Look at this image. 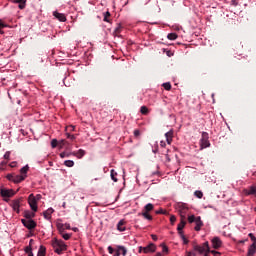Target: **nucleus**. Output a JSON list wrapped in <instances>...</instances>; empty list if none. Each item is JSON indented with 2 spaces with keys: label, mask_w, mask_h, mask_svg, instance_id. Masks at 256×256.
<instances>
[{
  "label": "nucleus",
  "mask_w": 256,
  "mask_h": 256,
  "mask_svg": "<svg viewBox=\"0 0 256 256\" xmlns=\"http://www.w3.org/2000/svg\"><path fill=\"white\" fill-rule=\"evenodd\" d=\"M121 255V252H119V250H117L113 256H120Z\"/></svg>",
  "instance_id": "59"
},
{
  "label": "nucleus",
  "mask_w": 256,
  "mask_h": 256,
  "mask_svg": "<svg viewBox=\"0 0 256 256\" xmlns=\"http://www.w3.org/2000/svg\"><path fill=\"white\" fill-rule=\"evenodd\" d=\"M179 235H180L184 245H187L189 243V240L187 239V237H185V234H183V232H180Z\"/></svg>",
  "instance_id": "34"
},
{
  "label": "nucleus",
  "mask_w": 256,
  "mask_h": 256,
  "mask_svg": "<svg viewBox=\"0 0 256 256\" xmlns=\"http://www.w3.org/2000/svg\"><path fill=\"white\" fill-rule=\"evenodd\" d=\"M68 139H71V141H75V135L67 134Z\"/></svg>",
  "instance_id": "50"
},
{
  "label": "nucleus",
  "mask_w": 256,
  "mask_h": 256,
  "mask_svg": "<svg viewBox=\"0 0 256 256\" xmlns=\"http://www.w3.org/2000/svg\"><path fill=\"white\" fill-rule=\"evenodd\" d=\"M211 243L213 249H221V247H223V241H221V238L217 236L212 238Z\"/></svg>",
  "instance_id": "7"
},
{
  "label": "nucleus",
  "mask_w": 256,
  "mask_h": 256,
  "mask_svg": "<svg viewBox=\"0 0 256 256\" xmlns=\"http://www.w3.org/2000/svg\"><path fill=\"white\" fill-rule=\"evenodd\" d=\"M160 145H161V147H165L166 144H165L164 141H161V142H160Z\"/></svg>",
  "instance_id": "61"
},
{
  "label": "nucleus",
  "mask_w": 256,
  "mask_h": 256,
  "mask_svg": "<svg viewBox=\"0 0 256 256\" xmlns=\"http://www.w3.org/2000/svg\"><path fill=\"white\" fill-rule=\"evenodd\" d=\"M110 173L112 181H114V183H117V172H115V170H111Z\"/></svg>",
  "instance_id": "31"
},
{
  "label": "nucleus",
  "mask_w": 256,
  "mask_h": 256,
  "mask_svg": "<svg viewBox=\"0 0 256 256\" xmlns=\"http://www.w3.org/2000/svg\"><path fill=\"white\" fill-rule=\"evenodd\" d=\"M5 165H7V161H2L0 163V171H3V169H5Z\"/></svg>",
  "instance_id": "43"
},
{
  "label": "nucleus",
  "mask_w": 256,
  "mask_h": 256,
  "mask_svg": "<svg viewBox=\"0 0 256 256\" xmlns=\"http://www.w3.org/2000/svg\"><path fill=\"white\" fill-rule=\"evenodd\" d=\"M175 221H177V218L174 215L170 216V223H171V225H174Z\"/></svg>",
  "instance_id": "45"
},
{
  "label": "nucleus",
  "mask_w": 256,
  "mask_h": 256,
  "mask_svg": "<svg viewBox=\"0 0 256 256\" xmlns=\"http://www.w3.org/2000/svg\"><path fill=\"white\" fill-rule=\"evenodd\" d=\"M167 38L170 40V41H175V39H177V33H169Z\"/></svg>",
  "instance_id": "32"
},
{
  "label": "nucleus",
  "mask_w": 256,
  "mask_h": 256,
  "mask_svg": "<svg viewBox=\"0 0 256 256\" xmlns=\"http://www.w3.org/2000/svg\"><path fill=\"white\" fill-rule=\"evenodd\" d=\"M29 171V165H26L20 169V175H27Z\"/></svg>",
  "instance_id": "29"
},
{
  "label": "nucleus",
  "mask_w": 256,
  "mask_h": 256,
  "mask_svg": "<svg viewBox=\"0 0 256 256\" xmlns=\"http://www.w3.org/2000/svg\"><path fill=\"white\" fill-rule=\"evenodd\" d=\"M64 165L66 167H73L75 165V162L73 160H66L64 161Z\"/></svg>",
  "instance_id": "33"
},
{
  "label": "nucleus",
  "mask_w": 256,
  "mask_h": 256,
  "mask_svg": "<svg viewBox=\"0 0 256 256\" xmlns=\"http://www.w3.org/2000/svg\"><path fill=\"white\" fill-rule=\"evenodd\" d=\"M187 218H180V223L178 224L177 231L178 234L181 235L183 233V229H185V225H187Z\"/></svg>",
  "instance_id": "10"
},
{
  "label": "nucleus",
  "mask_w": 256,
  "mask_h": 256,
  "mask_svg": "<svg viewBox=\"0 0 256 256\" xmlns=\"http://www.w3.org/2000/svg\"><path fill=\"white\" fill-rule=\"evenodd\" d=\"M10 157H11V152L7 151V152L4 154V159L9 160Z\"/></svg>",
  "instance_id": "47"
},
{
  "label": "nucleus",
  "mask_w": 256,
  "mask_h": 256,
  "mask_svg": "<svg viewBox=\"0 0 256 256\" xmlns=\"http://www.w3.org/2000/svg\"><path fill=\"white\" fill-rule=\"evenodd\" d=\"M155 209V206L152 203H148L144 206V209L142 211H145L146 213H151Z\"/></svg>",
  "instance_id": "21"
},
{
  "label": "nucleus",
  "mask_w": 256,
  "mask_h": 256,
  "mask_svg": "<svg viewBox=\"0 0 256 256\" xmlns=\"http://www.w3.org/2000/svg\"><path fill=\"white\" fill-rule=\"evenodd\" d=\"M46 252H47V248H45V246H40L37 256H45Z\"/></svg>",
  "instance_id": "26"
},
{
  "label": "nucleus",
  "mask_w": 256,
  "mask_h": 256,
  "mask_svg": "<svg viewBox=\"0 0 256 256\" xmlns=\"http://www.w3.org/2000/svg\"><path fill=\"white\" fill-rule=\"evenodd\" d=\"M6 178L8 179V181H13V182H14L15 175H13V174H8V175L6 176Z\"/></svg>",
  "instance_id": "44"
},
{
  "label": "nucleus",
  "mask_w": 256,
  "mask_h": 256,
  "mask_svg": "<svg viewBox=\"0 0 256 256\" xmlns=\"http://www.w3.org/2000/svg\"><path fill=\"white\" fill-rule=\"evenodd\" d=\"M139 215L144 217V219H147V221H153V216H151V214H149V212H145L142 210V212L139 213Z\"/></svg>",
  "instance_id": "22"
},
{
  "label": "nucleus",
  "mask_w": 256,
  "mask_h": 256,
  "mask_svg": "<svg viewBox=\"0 0 256 256\" xmlns=\"http://www.w3.org/2000/svg\"><path fill=\"white\" fill-rule=\"evenodd\" d=\"M118 251L120 255L122 254L123 256L127 255V248L125 246H118Z\"/></svg>",
  "instance_id": "27"
},
{
  "label": "nucleus",
  "mask_w": 256,
  "mask_h": 256,
  "mask_svg": "<svg viewBox=\"0 0 256 256\" xmlns=\"http://www.w3.org/2000/svg\"><path fill=\"white\" fill-rule=\"evenodd\" d=\"M53 15L58 21H61L62 23H65L67 21V17L63 13H59L57 11L53 12Z\"/></svg>",
  "instance_id": "12"
},
{
  "label": "nucleus",
  "mask_w": 256,
  "mask_h": 256,
  "mask_svg": "<svg viewBox=\"0 0 256 256\" xmlns=\"http://www.w3.org/2000/svg\"><path fill=\"white\" fill-rule=\"evenodd\" d=\"M12 3H19V9H24L25 5L27 4V0H9Z\"/></svg>",
  "instance_id": "18"
},
{
  "label": "nucleus",
  "mask_w": 256,
  "mask_h": 256,
  "mask_svg": "<svg viewBox=\"0 0 256 256\" xmlns=\"http://www.w3.org/2000/svg\"><path fill=\"white\" fill-rule=\"evenodd\" d=\"M109 17H111V13L109 11H107L105 14H104V19L103 21H105L106 23H109Z\"/></svg>",
  "instance_id": "37"
},
{
  "label": "nucleus",
  "mask_w": 256,
  "mask_h": 256,
  "mask_svg": "<svg viewBox=\"0 0 256 256\" xmlns=\"http://www.w3.org/2000/svg\"><path fill=\"white\" fill-rule=\"evenodd\" d=\"M156 213H157V215H163V213H165V212L163 211V209H160V210L156 211Z\"/></svg>",
  "instance_id": "55"
},
{
  "label": "nucleus",
  "mask_w": 256,
  "mask_h": 256,
  "mask_svg": "<svg viewBox=\"0 0 256 256\" xmlns=\"http://www.w3.org/2000/svg\"><path fill=\"white\" fill-rule=\"evenodd\" d=\"M55 213V210L53 208H48L46 211L43 212L44 219L47 221H51V215Z\"/></svg>",
  "instance_id": "13"
},
{
  "label": "nucleus",
  "mask_w": 256,
  "mask_h": 256,
  "mask_svg": "<svg viewBox=\"0 0 256 256\" xmlns=\"http://www.w3.org/2000/svg\"><path fill=\"white\" fill-rule=\"evenodd\" d=\"M248 236L250 237L251 241H253V243H256V237L253 235V233H250Z\"/></svg>",
  "instance_id": "46"
},
{
  "label": "nucleus",
  "mask_w": 256,
  "mask_h": 256,
  "mask_svg": "<svg viewBox=\"0 0 256 256\" xmlns=\"http://www.w3.org/2000/svg\"><path fill=\"white\" fill-rule=\"evenodd\" d=\"M143 249H145V247L140 246V247H139V251H138V252H139V253H143Z\"/></svg>",
  "instance_id": "60"
},
{
  "label": "nucleus",
  "mask_w": 256,
  "mask_h": 256,
  "mask_svg": "<svg viewBox=\"0 0 256 256\" xmlns=\"http://www.w3.org/2000/svg\"><path fill=\"white\" fill-rule=\"evenodd\" d=\"M52 247L54 249V253H57V255H63V253L67 251V244H65L63 240H59L57 238L52 240Z\"/></svg>",
  "instance_id": "2"
},
{
  "label": "nucleus",
  "mask_w": 256,
  "mask_h": 256,
  "mask_svg": "<svg viewBox=\"0 0 256 256\" xmlns=\"http://www.w3.org/2000/svg\"><path fill=\"white\" fill-rule=\"evenodd\" d=\"M57 229L60 235H63V233H65V224H57Z\"/></svg>",
  "instance_id": "28"
},
{
  "label": "nucleus",
  "mask_w": 256,
  "mask_h": 256,
  "mask_svg": "<svg viewBox=\"0 0 256 256\" xmlns=\"http://www.w3.org/2000/svg\"><path fill=\"white\" fill-rule=\"evenodd\" d=\"M108 253H110V255H113L115 253V250L113 249V247L111 246L108 247Z\"/></svg>",
  "instance_id": "49"
},
{
  "label": "nucleus",
  "mask_w": 256,
  "mask_h": 256,
  "mask_svg": "<svg viewBox=\"0 0 256 256\" xmlns=\"http://www.w3.org/2000/svg\"><path fill=\"white\" fill-rule=\"evenodd\" d=\"M194 195H195V197H197L198 199H203V192L200 191V190H196V191L194 192Z\"/></svg>",
  "instance_id": "35"
},
{
  "label": "nucleus",
  "mask_w": 256,
  "mask_h": 256,
  "mask_svg": "<svg viewBox=\"0 0 256 256\" xmlns=\"http://www.w3.org/2000/svg\"><path fill=\"white\" fill-rule=\"evenodd\" d=\"M9 166L12 167V168H13V167H17V162H11V163L9 164Z\"/></svg>",
  "instance_id": "54"
},
{
  "label": "nucleus",
  "mask_w": 256,
  "mask_h": 256,
  "mask_svg": "<svg viewBox=\"0 0 256 256\" xmlns=\"http://www.w3.org/2000/svg\"><path fill=\"white\" fill-rule=\"evenodd\" d=\"M118 231H125V220H120L117 224Z\"/></svg>",
  "instance_id": "23"
},
{
  "label": "nucleus",
  "mask_w": 256,
  "mask_h": 256,
  "mask_svg": "<svg viewBox=\"0 0 256 256\" xmlns=\"http://www.w3.org/2000/svg\"><path fill=\"white\" fill-rule=\"evenodd\" d=\"M231 5H232L233 7H237V5H239V3L237 2V0H232V1H231Z\"/></svg>",
  "instance_id": "51"
},
{
  "label": "nucleus",
  "mask_w": 256,
  "mask_h": 256,
  "mask_svg": "<svg viewBox=\"0 0 256 256\" xmlns=\"http://www.w3.org/2000/svg\"><path fill=\"white\" fill-rule=\"evenodd\" d=\"M193 249H194V251H198V253H200V254H203V253H205V251H207L208 253H211L213 256H221V252L211 250V248H209V242H204L203 245L195 244L193 246Z\"/></svg>",
  "instance_id": "1"
},
{
  "label": "nucleus",
  "mask_w": 256,
  "mask_h": 256,
  "mask_svg": "<svg viewBox=\"0 0 256 256\" xmlns=\"http://www.w3.org/2000/svg\"><path fill=\"white\" fill-rule=\"evenodd\" d=\"M21 201H23V198H19L12 201L11 207L13 208V211H16L17 213H19V208L21 207Z\"/></svg>",
  "instance_id": "9"
},
{
  "label": "nucleus",
  "mask_w": 256,
  "mask_h": 256,
  "mask_svg": "<svg viewBox=\"0 0 256 256\" xmlns=\"http://www.w3.org/2000/svg\"><path fill=\"white\" fill-rule=\"evenodd\" d=\"M85 150L79 149L78 151L72 152L71 155L77 157V159H83L85 157Z\"/></svg>",
  "instance_id": "14"
},
{
  "label": "nucleus",
  "mask_w": 256,
  "mask_h": 256,
  "mask_svg": "<svg viewBox=\"0 0 256 256\" xmlns=\"http://www.w3.org/2000/svg\"><path fill=\"white\" fill-rule=\"evenodd\" d=\"M28 256H33V252L28 253Z\"/></svg>",
  "instance_id": "63"
},
{
  "label": "nucleus",
  "mask_w": 256,
  "mask_h": 256,
  "mask_svg": "<svg viewBox=\"0 0 256 256\" xmlns=\"http://www.w3.org/2000/svg\"><path fill=\"white\" fill-rule=\"evenodd\" d=\"M24 217L26 220H33V217H35V214L31 211H26L24 213Z\"/></svg>",
  "instance_id": "24"
},
{
  "label": "nucleus",
  "mask_w": 256,
  "mask_h": 256,
  "mask_svg": "<svg viewBox=\"0 0 256 256\" xmlns=\"http://www.w3.org/2000/svg\"><path fill=\"white\" fill-rule=\"evenodd\" d=\"M57 145H59V142L57 141V139H53V140L51 141V147H52L53 149H55V147H57Z\"/></svg>",
  "instance_id": "41"
},
{
  "label": "nucleus",
  "mask_w": 256,
  "mask_h": 256,
  "mask_svg": "<svg viewBox=\"0 0 256 256\" xmlns=\"http://www.w3.org/2000/svg\"><path fill=\"white\" fill-rule=\"evenodd\" d=\"M195 221H197V217H195V215L188 216L189 223H195Z\"/></svg>",
  "instance_id": "38"
},
{
  "label": "nucleus",
  "mask_w": 256,
  "mask_h": 256,
  "mask_svg": "<svg viewBox=\"0 0 256 256\" xmlns=\"http://www.w3.org/2000/svg\"><path fill=\"white\" fill-rule=\"evenodd\" d=\"M64 229H71V225L70 224H64Z\"/></svg>",
  "instance_id": "56"
},
{
  "label": "nucleus",
  "mask_w": 256,
  "mask_h": 256,
  "mask_svg": "<svg viewBox=\"0 0 256 256\" xmlns=\"http://www.w3.org/2000/svg\"><path fill=\"white\" fill-rule=\"evenodd\" d=\"M0 195L1 197H13V195H15V191H13V189L1 188Z\"/></svg>",
  "instance_id": "8"
},
{
  "label": "nucleus",
  "mask_w": 256,
  "mask_h": 256,
  "mask_svg": "<svg viewBox=\"0 0 256 256\" xmlns=\"http://www.w3.org/2000/svg\"><path fill=\"white\" fill-rule=\"evenodd\" d=\"M33 252V249L31 248V245H29V246H27L26 248H25V253H27V255L29 254V253H32Z\"/></svg>",
  "instance_id": "42"
},
{
  "label": "nucleus",
  "mask_w": 256,
  "mask_h": 256,
  "mask_svg": "<svg viewBox=\"0 0 256 256\" xmlns=\"http://www.w3.org/2000/svg\"><path fill=\"white\" fill-rule=\"evenodd\" d=\"M5 27H9V25L5 24V22H3V20L0 19V35L5 34V31L2 30L5 29Z\"/></svg>",
  "instance_id": "25"
},
{
  "label": "nucleus",
  "mask_w": 256,
  "mask_h": 256,
  "mask_svg": "<svg viewBox=\"0 0 256 256\" xmlns=\"http://www.w3.org/2000/svg\"><path fill=\"white\" fill-rule=\"evenodd\" d=\"M140 113H142V115H148L149 114V108H147V106H142L140 108Z\"/></svg>",
  "instance_id": "30"
},
{
  "label": "nucleus",
  "mask_w": 256,
  "mask_h": 256,
  "mask_svg": "<svg viewBox=\"0 0 256 256\" xmlns=\"http://www.w3.org/2000/svg\"><path fill=\"white\" fill-rule=\"evenodd\" d=\"M71 153H67V152H62L60 153V157L61 159H65V157H71Z\"/></svg>",
  "instance_id": "40"
},
{
  "label": "nucleus",
  "mask_w": 256,
  "mask_h": 256,
  "mask_svg": "<svg viewBox=\"0 0 256 256\" xmlns=\"http://www.w3.org/2000/svg\"><path fill=\"white\" fill-rule=\"evenodd\" d=\"M115 33H116V34L121 33V26H118V27L115 29Z\"/></svg>",
  "instance_id": "53"
},
{
  "label": "nucleus",
  "mask_w": 256,
  "mask_h": 256,
  "mask_svg": "<svg viewBox=\"0 0 256 256\" xmlns=\"http://www.w3.org/2000/svg\"><path fill=\"white\" fill-rule=\"evenodd\" d=\"M162 251L163 253H169V248L167 246H163Z\"/></svg>",
  "instance_id": "52"
},
{
  "label": "nucleus",
  "mask_w": 256,
  "mask_h": 256,
  "mask_svg": "<svg viewBox=\"0 0 256 256\" xmlns=\"http://www.w3.org/2000/svg\"><path fill=\"white\" fill-rule=\"evenodd\" d=\"M27 179V175H14V182L13 183H21Z\"/></svg>",
  "instance_id": "16"
},
{
  "label": "nucleus",
  "mask_w": 256,
  "mask_h": 256,
  "mask_svg": "<svg viewBox=\"0 0 256 256\" xmlns=\"http://www.w3.org/2000/svg\"><path fill=\"white\" fill-rule=\"evenodd\" d=\"M196 224L195 231H201V226L203 225V221L201 220V216L196 217V221L194 222Z\"/></svg>",
  "instance_id": "15"
},
{
  "label": "nucleus",
  "mask_w": 256,
  "mask_h": 256,
  "mask_svg": "<svg viewBox=\"0 0 256 256\" xmlns=\"http://www.w3.org/2000/svg\"><path fill=\"white\" fill-rule=\"evenodd\" d=\"M157 246L155 244L150 243L148 246L143 248V253H155Z\"/></svg>",
  "instance_id": "11"
},
{
  "label": "nucleus",
  "mask_w": 256,
  "mask_h": 256,
  "mask_svg": "<svg viewBox=\"0 0 256 256\" xmlns=\"http://www.w3.org/2000/svg\"><path fill=\"white\" fill-rule=\"evenodd\" d=\"M211 143H209V133L203 132L202 138L200 140V147L201 149H207V147H210Z\"/></svg>",
  "instance_id": "3"
},
{
  "label": "nucleus",
  "mask_w": 256,
  "mask_h": 256,
  "mask_svg": "<svg viewBox=\"0 0 256 256\" xmlns=\"http://www.w3.org/2000/svg\"><path fill=\"white\" fill-rule=\"evenodd\" d=\"M244 192L246 195H255L256 186H250L248 189H245Z\"/></svg>",
  "instance_id": "20"
},
{
  "label": "nucleus",
  "mask_w": 256,
  "mask_h": 256,
  "mask_svg": "<svg viewBox=\"0 0 256 256\" xmlns=\"http://www.w3.org/2000/svg\"><path fill=\"white\" fill-rule=\"evenodd\" d=\"M204 253H205L204 256H209V253L211 252H208L207 250H205Z\"/></svg>",
  "instance_id": "62"
},
{
  "label": "nucleus",
  "mask_w": 256,
  "mask_h": 256,
  "mask_svg": "<svg viewBox=\"0 0 256 256\" xmlns=\"http://www.w3.org/2000/svg\"><path fill=\"white\" fill-rule=\"evenodd\" d=\"M186 256H197V254L192 253V252H188V254Z\"/></svg>",
  "instance_id": "58"
},
{
  "label": "nucleus",
  "mask_w": 256,
  "mask_h": 256,
  "mask_svg": "<svg viewBox=\"0 0 256 256\" xmlns=\"http://www.w3.org/2000/svg\"><path fill=\"white\" fill-rule=\"evenodd\" d=\"M141 135V131L139 129L134 130V137H139Z\"/></svg>",
  "instance_id": "48"
},
{
  "label": "nucleus",
  "mask_w": 256,
  "mask_h": 256,
  "mask_svg": "<svg viewBox=\"0 0 256 256\" xmlns=\"http://www.w3.org/2000/svg\"><path fill=\"white\" fill-rule=\"evenodd\" d=\"M256 253V242L252 243V245H250V247L248 248V254L247 256H253Z\"/></svg>",
  "instance_id": "17"
},
{
  "label": "nucleus",
  "mask_w": 256,
  "mask_h": 256,
  "mask_svg": "<svg viewBox=\"0 0 256 256\" xmlns=\"http://www.w3.org/2000/svg\"><path fill=\"white\" fill-rule=\"evenodd\" d=\"M162 87H164V89L166 91H171V83L170 82H166V83L162 84Z\"/></svg>",
  "instance_id": "36"
},
{
  "label": "nucleus",
  "mask_w": 256,
  "mask_h": 256,
  "mask_svg": "<svg viewBox=\"0 0 256 256\" xmlns=\"http://www.w3.org/2000/svg\"><path fill=\"white\" fill-rule=\"evenodd\" d=\"M21 222H22V225H24V227H26V229H29L30 231L32 229H35V227H37V222L34 220L22 219Z\"/></svg>",
  "instance_id": "6"
},
{
  "label": "nucleus",
  "mask_w": 256,
  "mask_h": 256,
  "mask_svg": "<svg viewBox=\"0 0 256 256\" xmlns=\"http://www.w3.org/2000/svg\"><path fill=\"white\" fill-rule=\"evenodd\" d=\"M156 256H161V253H160V252H158V253L156 254Z\"/></svg>",
  "instance_id": "64"
},
{
  "label": "nucleus",
  "mask_w": 256,
  "mask_h": 256,
  "mask_svg": "<svg viewBox=\"0 0 256 256\" xmlns=\"http://www.w3.org/2000/svg\"><path fill=\"white\" fill-rule=\"evenodd\" d=\"M28 204L30 206V208L32 209V211H34V213H37V198L35 197V195L30 194L28 197Z\"/></svg>",
  "instance_id": "5"
},
{
  "label": "nucleus",
  "mask_w": 256,
  "mask_h": 256,
  "mask_svg": "<svg viewBox=\"0 0 256 256\" xmlns=\"http://www.w3.org/2000/svg\"><path fill=\"white\" fill-rule=\"evenodd\" d=\"M151 237H152L153 241H157V239H158L157 235H155V234H152Z\"/></svg>",
  "instance_id": "57"
},
{
  "label": "nucleus",
  "mask_w": 256,
  "mask_h": 256,
  "mask_svg": "<svg viewBox=\"0 0 256 256\" xmlns=\"http://www.w3.org/2000/svg\"><path fill=\"white\" fill-rule=\"evenodd\" d=\"M61 235L65 241H69L71 239V234H67L63 232Z\"/></svg>",
  "instance_id": "39"
},
{
  "label": "nucleus",
  "mask_w": 256,
  "mask_h": 256,
  "mask_svg": "<svg viewBox=\"0 0 256 256\" xmlns=\"http://www.w3.org/2000/svg\"><path fill=\"white\" fill-rule=\"evenodd\" d=\"M165 137H166V141H167L168 145H171V142L173 141V130L168 131L165 134Z\"/></svg>",
  "instance_id": "19"
},
{
  "label": "nucleus",
  "mask_w": 256,
  "mask_h": 256,
  "mask_svg": "<svg viewBox=\"0 0 256 256\" xmlns=\"http://www.w3.org/2000/svg\"><path fill=\"white\" fill-rule=\"evenodd\" d=\"M187 211H189V207H187V204L185 203H178V212L180 215V218L187 219Z\"/></svg>",
  "instance_id": "4"
}]
</instances>
